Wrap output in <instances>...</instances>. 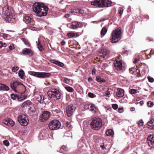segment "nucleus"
Wrapping results in <instances>:
<instances>
[{
	"mask_svg": "<svg viewBox=\"0 0 154 154\" xmlns=\"http://www.w3.org/2000/svg\"><path fill=\"white\" fill-rule=\"evenodd\" d=\"M12 10L8 6H5L2 8V13L4 15V18L5 20L9 22H13L14 18H13Z\"/></svg>",
	"mask_w": 154,
	"mask_h": 154,
	"instance_id": "obj_1",
	"label": "nucleus"
},
{
	"mask_svg": "<svg viewBox=\"0 0 154 154\" xmlns=\"http://www.w3.org/2000/svg\"><path fill=\"white\" fill-rule=\"evenodd\" d=\"M44 4L40 2H35L34 3L32 6V9L33 12L35 13L36 15L38 17L44 16L46 14L45 12L44 13H40V11H41V8H44Z\"/></svg>",
	"mask_w": 154,
	"mask_h": 154,
	"instance_id": "obj_2",
	"label": "nucleus"
},
{
	"mask_svg": "<svg viewBox=\"0 0 154 154\" xmlns=\"http://www.w3.org/2000/svg\"><path fill=\"white\" fill-rule=\"evenodd\" d=\"M121 29V28H119L113 31L111 35V37L110 38L112 43H116L121 39L122 36Z\"/></svg>",
	"mask_w": 154,
	"mask_h": 154,
	"instance_id": "obj_3",
	"label": "nucleus"
},
{
	"mask_svg": "<svg viewBox=\"0 0 154 154\" xmlns=\"http://www.w3.org/2000/svg\"><path fill=\"white\" fill-rule=\"evenodd\" d=\"M48 96L53 100H58L61 98V93L58 90L56 89H50L48 92Z\"/></svg>",
	"mask_w": 154,
	"mask_h": 154,
	"instance_id": "obj_4",
	"label": "nucleus"
},
{
	"mask_svg": "<svg viewBox=\"0 0 154 154\" xmlns=\"http://www.w3.org/2000/svg\"><path fill=\"white\" fill-rule=\"evenodd\" d=\"M102 120L100 118L94 119L91 123V128L95 130H99L102 127Z\"/></svg>",
	"mask_w": 154,
	"mask_h": 154,
	"instance_id": "obj_5",
	"label": "nucleus"
},
{
	"mask_svg": "<svg viewBox=\"0 0 154 154\" xmlns=\"http://www.w3.org/2000/svg\"><path fill=\"white\" fill-rule=\"evenodd\" d=\"M20 86L21 88L23 89H26L25 87L23 84L21 82L15 81L14 82H11L10 83V86L13 90V91H14L16 92H18L21 94L24 93L23 91H18L17 89V87L18 86Z\"/></svg>",
	"mask_w": 154,
	"mask_h": 154,
	"instance_id": "obj_6",
	"label": "nucleus"
},
{
	"mask_svg": "<svg viewBox=\"0 0 154 154\" xmlns=\"http://www.w3.org/2000/svg\"><path fill=\"white\" fill-rule=\"evenodd\" d=\"M48 127L52 130H57L59 129L61 126V123L58 120H52L49 123Z\"/></svg>",
	"mask_w": 154,
	"mask_h": 154,
	"instance_id": "obj_7",
	"label": "nucleus"
},
{
	"mask_svg": "<svg viewBox=\"0 0 154 154\" xmlns=\"http://www.w3.org/2000/svg\"><path fill=\"white\" fill-rule=\"evenodd\" d=\"M51 116V113L48 111L44 110L39 116V120L40 122H44L48 120Z\"/></svg>",
	"mask_w": 154,
	"mask_h": 154,
	"instance_id": "obj_8",
	"label": "nucleus"
},
{
	"mask_svg": "<svg viewBox=\"0 0 154 154\" xmlns=\"http://www.w3.org/2000/svg\"><path fill=\"white\" fill-rule=\"evenodd\" d=\"M17 120L20 124L22 126H26L28 123V119L25 115H20L17 117Z\"/></svg>",
	"mask_w": 154,
	"mask_h": 154,
	"instance_id": "obj_9",
	"label": "nucleus"
},
{
	"mask_svg": "<svg viewBox=\"0 0 154 154\" xmlns=\"http://www.w3.org/2000/svg\"><path fill=\"white\" fill-rule=\"evenodd\" d=\"M76 107L73 105H68L66 108V113L68 117H70L73 115Z\"/></svg>",
	"mask_w": 154,
	"mask_h": 154,
	"instance_id": "obj_10",
	"label": "nucleus"
},
{
	"mask_svg": "<svg viewBox=\"0 0 154 154\" xmlns=\"http://www.w3.org/2000/svg\"><path fill=\"white\" fill-rule=\"evenodd\" d=\"M106 0H94L91 2V5L99 8H103L105 6Z\"/></svg>",
	"mask_w": 154,
	"mask_h": 154,
	"instance_id": "obj_11",
	"label": "nucleus"
},
{
	"mask_svg": "<svg viewBox=\"0 0 154 154\" xmlns=\"http://www.w3.org/2000/svg\"><path fill=\"white\" fill-rule=\"evenodd\" d=\"M114 67L118 70H122V61L119 59H116L114 62Z\"/></svg>",
	"mask_w": 154,
	"mask_h": 154,
	"instance_id": "obj_12",
	"label": "nucleus"
},
{
	"mask_svg": "<svg viewBox=\"0 0 154 154\" xmlns=\"http://www.w3.org/2000/svg\"><path fill=\"white\" fill-rule=\"evenodd\" d=\"M83 26V24L82 22L76 21H72L71 23L70 27L73 29L78 28H81Z\"/></svg>",
	"mask_w": 154,
	"mask_h": 154,
	"instance_id": "obj_13",
	"label": "nucleus"
},
{
	"mask_svg": "<svg viewBox=\"0 0 154 154\" xmlns=\"http://www.w3.org/2000/svg\"><path fill=\"white\" fill-rule=\"evenodd\" d=\"M147 141L149 145L151 148L154 147V135H150L147 137Z\"/></svg>",
	"mask_w": 154,
	"mask_h": 154,
	"instance_id": "obj_14",
	"label": "nucleus"
},
{
	"mask_svg": "<svg viewBox=\"0 0 154 154\" xmlns=\"http://www.w3.org/2000/svg\"><path fill=\"white\" fill-rule=\"evenodd\" d=\"M109 53V51L106 49H104L98 52V55L103 58H105Z\"/></svg>",
	"mask_w": 154,
	"mask_h": 154,
	"instance_id": "obj_15",
	"label": "nucleus"
},
{
	"mask_svg": "<svg viewBox=\"0 0 154 154\" xmlns=\"http://www.w3.org/2000/svg\"><path fill=\"white\" fill-rule=\"evenodd\" d=\"M3 122L5 125L10 127H12L14 125V122L10 119H5L3 120Z\"/></svg>",
	"mask_w": 154,
	"mask_h": 154,
	"instance_id": "obj_16",
	"label": "nucleus"
},
{
	"mask_svg": "<svg viewBox=\"0 0 154 154\" xmlns=\"http://www.w3.org/2000/svg\"><path fill=\"white\" fill-rule=\"evenodd\" d=\"M11 98L13 100H15L17 99L19 101L23 100L25 99L26 97H25L23 98L21 97V95L20 94V95H18L17 94H11Z\"/></svg>",
	"mask_w": 154,
	"mask_h": 154,
	"instance_id": "obj_17",
	"label": "nucleus"
},
{
	"mask_svg": "<svg viewBox=\"0 0 154 154\" xmlns=\"http://www.w3.org/2000/svg\"><path fill=\"white\" fill-rule=\"evenodd\" d=\"M22 53L24 55H28L29 56H31L33 55V52L30 49L25 48L23 49Z\"/></svg>",
	"mask_w": 154,
	"mask_h": 154,
	"instance_id": "obj_18",
	"label": "nucleus"
},
{
	"mask_svg": "<svg viewBox=\"0 0 154 154\" xmlns=\"http://www.w3.org/2000/svg\"><path fill=\"white\" fill-rule=\"evenodd\" d=\"M124 90L120 88H118L116 92V96L119 98L123 97L124 95Z\"/></svg>",
	"mask_w": 154,
	"mask_h": 154,
	"instance_id": "obj_19",
	"label": "nucleus"
},
{
	"mask_svg": "<svg viewBox=\"0 0 154 154\" xmlns=\"http://www.w3.org/2000/svg\"><path fill=\"white\" fill-rule=\"evenodd\" d=\"M51 74L49 72H39V78H45L49 77Z\"/></svg>",
	"mask_w": 154,
	"mask_h": 154,
	"instance_id": "obj_20",
	"label": "nucleus"
},
{
	"mask_svg": "<svg viewBox=\"0 0 154 154\" xmlns=\"http://www.w3.org/2000/svg\"><path fill=\"white\" fill-rule=\"evenodd\" d=\"M33 105V103L30 101L28 100L25 101L21 105L22 107L24 108L26 107H30V106Z\"/></svg>",
	"mask_w": 154,
	"mask_h": 154,
	"instance_id": "obj_21",
	"label": "nucleus"
},
{
	"mask_svg": "<svg viewBox=\"0 0 154 154\" xmlns=\"http://www.w3.org/2000/svg\"><path fill=\"white\" fill-rule=\"evenodd\" d=\"M146 127L150 129H153L154 126V118L151 119V120L148 122L147 124Z\"/></svg>",
	"mask_w": 154,
	"mask_h": 154,
	"instance_id": "obj_22",
	"label": "nucleus"
},
{
	"mask_svg": "<svg viewBox=\"0 0 154 154\" xmlns=\"http://www.w3.org/2000/svg\"><path fill=\"white\" fill-rule=\"evenodd\" d=\"M50 62L61 67H63L64 66V64L63 63L55 60H51Z\"/></svg>",
	"mask_w": 154,
	"mask_h": 154,
	"instance_id": "obj_23",
	"label": "nucleus"
},
{
	"mask_svg": "<svg viewBox=\"0 0 154 154\" xmlns=\"http://www.w3.org/2000/svg\"><path fill=\"white\" fill-rule=\"evenodd\" d=\"M66 36L69 38H71L73 37H78L79 36V35L78 33L72 32L68 33Z\"/></svg>",
	"mask_w": 154,
	"mask_h": 154,
	"instance_id": "obj_24",
	"label": "nucleus"
},
{
	"mask_svg": "<svg viewBox=\"0 0 154 154\" xmlns=\"http://www.w3.org/2000/svg\"><path fill=\"white\" fill-rule=\"evenodd\" d=\"M9 89V88L6 85L0 83V91H8Z\"/></svg>",
	"mask_w": 154,
	"mask_h": 154,
	"instance_id": "obj_25",
	"label": "nucleus"
},
{
	"mask_svg": "<svg viewBox=\"0 0 154 154\" xmlns=\"http://www.w3.org/2000/svg\"><path fill=\"white\" fill-rule=\"evenodd\" d=\"M39 72L30 71L29 72V73L31 75L39 78Z\"/></svg>",
	"mask_w": 154,
	"mask_h": 154,
	"instance_id": "obj_26",
	"label": "nucleus"
},
{
	"mask_svg": "<svg viewBox=\"0 0 154 154\" xmlns=\"http://www.w3.org/2000/svg\"><path fill=\"white\" fill-rule=\"evenodd\" d=\"M107 31V29L106 26H104L101 30L100 34L102 37H103L106 33Z\"/></svg>",
	"mask_w": 154,
	"mask_h": 154,
	"instance_id": "obj_27",
	"label": "nucleus"
},
{
	"mask_svg": "<svg viewBox=\"0 0 154 154\" xmlns=\"http://www.w3.org/2000/svg\"><path fill=\"white\" fill-rule=\"evenodd\" d=\"M51 111L54 115L58 114L61 112L60 110L59 109H56L55 108H52V109H51Z\"/></svg>",
	"mask_w": 154,
	"mask_h": 154,
	"instance_id": "obj_28",
	"label": "nucleus"
},
{
	"mask_svg": "<svg viewBox=\"0 0 154 154\" xmlns=\"http://www.w3.org/2000/svg\"><path fill=\"white\" fill-rule=\"evenodd\" d=\"M96 80L97 82L100 83H104L106 82L105 80L102 78L100 76H97Z\"/></svg>",
	"mask_w": 154,
	"mask_h": 154,
	"instance_id": "obj_29",
	"label": "nucleus"
},
{
	"mask_svg": "<svg viewBox=\"0 0 154 154\" xmlns=\"http://www.w3.org/2000/svg\"><path fill=\"white\" fill-rule=\"evenodd\" d=\"M106 134L108 136H112L114 134V131L112 130L109 129L106 131Z\"/></svg>",
	"mask_w": 154,
	"mask_h": 154,
	"instance_id": "obj_30",
	"label": "nucleus"
},
{
	"mask_svg": "<svg viewBox=\"0 0 154 154\" xmlns=\"http://www.w3.org/2000/svg\"><path fill=\"white\" fill-rule=\"evenodd\" d=\"M41 9V11H40V13H41L42 12V13H44L45 12V13L46 14L45 16H46L47 14L48 11V7L44 5V8H42Z\"/></svg>",
	"mask_w": 154,
	"mask_h": 154,
	"instance_id": "obj_31",
	"label": "nucleus"
},
{
	"mask_svg": "<svg viewBox=\"0 0 154 154\" xmlns=\"http://www.w3.org/2000/svg\"><path fill=\"white\" fill-rule=\"evenodd\" d=\"M18 75L19 77L22 79L23 78L24 75V72L23 70H20L18 72Z\"/></svg>",
	"mask_w": 154,
	"mask_h": 154,
	"instance_id": "obj_32",
	"label": "nucleus"
},
{
	"mask_svg": "<svg viewBox=\"0 0 154 154\" xmlns=\"http://www.w3.org/2000/svg\"><path fill=\"white\" fill-rule=\"evenodd\" d=\"M105 7H108L112 6V2L109 0H106Z\"/></svg>",
	"mask_w": 154,
	"mask_h": 154,
	"instance_id": "obj_33",
	"label": "nucleus"
},
{
	"mask_svg": "<svg viewBox=\"0 0 154 154\" xmlns=\"http://www.w3.org/2000/svg\"><path fill=\"white\" fill-rule=\"evenodd\" d=\"M96 107L94 104H91L90 106L89 110L93 112H96Z\"/></svg>",
	"mask_w": 154,
	"mask_h": 154,
	"instance_id": "obj_34",
	"label": "nucleus"
},
{
	"mask_svg": "<svg viewBox=\"0 0 154 154\" xmlns=\"http://www.w3.org/2000/svg\"><path fill=\"white\" fill-rule=\"evenodd\" d=\"M33 105H32V106H30L29 109V110L30 111V113H35L36 111V109Z\"/></svg>",
	"mask_w": 154,
	"mask_h": 154,
	"instance_id": "obj_35",
	"label": "nucleus"
},
{
	"mask_svg": "<svg viewBox=\"0 0 154 154\" xmlns=\"http://www.w3.org/2000/svg\"><path fill=\"white\" fill-rule=\"evenodd\" d=\"M25 22L26 23H29L32 22V19L29 16H26L24 17Z\"/></svg>",
	"mask_w": 154,
	"mask_h": 154,
	"instance_id": "obj_36",
	"label": "nucleus"
},
{
	"mask_svg": "<svg viewBox=\"0 0 154 154\" xmlns=\"http://www.w3.org/2000/svg\"><path fill=\"white\" fill-rule=\"evenodd\" d=\"M65 88L67 91L70 92H72L74 91V89L72 87L69 86L65 87Z\"/></svg>",
	"mask_w": 154,
	"mask_h": 154,
	"instance_id": "obj_37",
	"label": "nucleus"
},
{
	"mask_svg": "<svg viewBox=\"0 0 154 154\" xmlns=\"http://www.w3.org/2000/svg\"><path fill=\"white\" fill-rule=\"evenodd\" d=\"M37 45L38 48L40 51H42L44 50V48L42 45L41 44L40 41H39Z\"/></svg>",
	"mask_w": 154,
	"mask_h": 154,
	"instance_id": "obj_38",
	"label": "nucleus"
},
{
	"mask_svg": "<svg viewBox=\"0 0 154 154\" xmlns=\"http://www.w3.org/2000/svg\"><path fill=\"white\" fill-rule=\"evenodd\" d=\"M154 50H152L151 51L149 54H146V53H145V55H146V59H149L151 57V55H152L154 54Z\"/></svg>",
	"mask_w": 154,
	"mask_h": 154,
	"instance_id": "obj_39",
	"label": "nucleus"
},
{
	"mask_svg": "<svg viewBox=\"0 0 154 154\" xmlns=\"http://www.w3.org/2000/svg\"><path fill=\"white\" fill-rule=\"evenodd\" d=\"M91 103L89 102H87L84 104V107L85 109H89L90 106L91 105Z\"/></svg>",
	"mask_w": 154,
	"mask_h": 154,
	"instance_id": "obj_40",
	"label": "nucleus"
},
{
	"mask_svg": "<svg viewBox=\"0 0 154 154\" xmlns=\"http://www.w3.org/2000/svg\"><path fill=\"white\" fill-rule=\"evenodd\" d=\"M22 40L24 42L25 44L26 45V46L29 47L30 46V45L28 41L25 38H24L22 39Z\"/></svg>",
	"mask_w": 154,
	"mask_h": 154,
	"instance_id": "obj_41",
	"label": "nucleus"
},
{
	"mask_svg": "<svg viewBox=\"0 0 154 154\" xmlns=\"http://www.w3.org/2000/svg\"><path fill=\"white\" fill-rule=\"evenodd\" d=\"M63 82L67 84H69L70 82V79L66 78L63 79Z\"/></svg>",
	"mask_w": 154,
	"mask_h": 154,
	"instance_id": "obj_42",
	"label": "nucleus"
},
{
	"mask_svg": "<svg viewBox=\"0 0 154 154\" xmlns=\"http://www.w3.org/2000/svg\"><path fill=\"white\" fill-rule=\"evenodd\" d=\"M123 9L122 8L120 7L118 11L119 15V16H121L123 14Z\"/></svg>",
	"mask_w": 154,
	"mask_h": 154,
	"instance_id": "obj_43",
	"label": "nucleus"
},
{
	"mask_svg": "<svg viewBox=\"0 0 154 154\" xmlns=\"http://www.w3.org/2000/svg\"><path fill=\"white\" fill-rule=\"evenodd\" d=\"M88 96L91 98H93L94 97H96V95L93 94V93L91 92H89L88 93Z\"/></svg>",
	"mask_w": 154,
	"mask_h": 154,
	"instance_id": "obj_44",
	"label": "nucleus"
},
{
	"mask_svg": "<svg viewBox=\"0 0 154 154\" xmlns=\"http://www.w3.org/2000/svg\"><path fill=\"white\" fill-rule=\"evenodd\" d=\"M129 92L131 94H135L137 93V90L135 89H131L129 90Z\"/></svg>",
	"mask_w": 154,
	"mask_h": 154,
	"instance_id": "obj_45",
	"label": "nucleus"
},
{
	"mask_svg": "<svg viewBox=\"0 0 154 154\" xmlns=\"http://www.w3.org/2000/svg\"><path fill=\"white\" fill-rule=\"evenodd\" d=\"M143 123V120L142 119H140L137 122V124L140 126H142Z\"/></svg>",
	"mask_w": 154,
	"mask_h": 154,
	"instance_id": "obj_46",
	"label": "nucleus"
},
{
	"mask_svg": "<svg viewBox=\"0 0 154 154\" xmlns=\"http://www.w3.org/2000/svg\"><path fill=\"white\" fill-rule=\"evenodd\" d=\"M153 105V103L152 102L149 101H148L147 103V106L149 107H152Z\"/></svg>",
	"mask_w": 154,
	"mask_h": 154,
	"instance_id": "obj_47",
	"label": "nucleus"
},
{
	"mask_svg": "<svg viewBox=\"0 0 154 154\" xmlns=\"http://www.w3.org/2000/svg\"><path fill=\"white\" fill-rule=\"evenodd\" d=\"M136 70V69L135 68H130L129 69L130 72L131 74H133L134 72H135Z\"/></svg>",
	"mask_w": 154,
	"mask_h": 154,
	"instance_id": "obj_48",
	"label": "nucleus"
},
{
	"mask_svg": "<svg viewBox=\"0 0 154 154\" xmlns=\"http://www.w3.org/2000/svg\"><path fill=\"white\" fill-rule=\"evenodd\" d=\"M19 69V67L18 66H14L12 68V71L14 72L17 71Z\"/></svg>",
	"mask_w": 154,
	"mask_h": 154,
	"instance_id": "obj_49",
	"label": "nucleus"
},
{
	"mask_svg": "<svg viewBox=\"0 0 154 154\" xmlns=\"http://www.w3.org/2000/svg\"><path fill=\"white\" fill-rule=\"evenodd\" d=\"M4 145L6 146H8L9 145V141L7 140H5L3 141Z\"/></svg>",
	"mask_w": 154,
	"mask_h": 154,
	"instance_id": "obj_50",
	"label": "nucleus"
},
{
	"mask_svg": "<svg viewBox=\"0 0 154 154\" xmlns=\"http://www.w3.org/2000/svg\"><path fill=\"white\" fill-rule=\"evenodd\" d=\"M65 126L69 128H70L71 126V124L70 122H66V123L65 124Z\"/></svg>",
	"mask_w": 154,
	"mask_h": 154,
	"instance_id": "obj_51",
	"label": "nucleus"
},
{
	"mask_svg": "<svg viewBox=\"0 0 154 154\" xmlns=\"http://www.w3.org/2000/svg\"><path fill=\"white\" fill-rule=\"evenodd\" d=\"M110 94V91L108 90H107L105 92V94L104 95L105 96L107 97H109V95Z\"/></svg>",
	"mask_w": 154,
	"mask_h": 154,
	"instance_id": "obj_52",
	"label": "nucleus"
},
{
	"mask_svg": "<svg viewBox=\"0 0 154 154\" xmlns=\"http://www.w3.org/2000/svg\"><path fill=\"white\" fill-rule=\"evenodd\" d=\"M73 42L74 41H71L70 40H69V46H74V45H75V43H73Z\"/></svg>",
	"mask_w": 154,
	"mask_h": 154,
	"instance_id": "obj_53",
	"label": "nucleus"
},
{
	"mask_svg": "<svg viewBox=\"0 0 154 154\" xmlns=\"http://www.w3.org/2000/svg\"><path fill=\"white\" fill-rule=\"evenodd\" d=\"M118 107V106L117 104H113L112 105V107L114 109H116Z\"/></svg>",
	"mask_w": 154,
	"mask_h": 154,
	"instance_id": "obj_54",
	"label": "nucleus"
},
{
	"mask_svg": "<svg viewBox=\"0 0 154 154\" xmlns=\"http://www.w3.org/2000/svg\"><path fill=\"white\" fill-rule=\"evenodd\" d=\"M148 79L149 81L150 82H152L154 81V79H153V78H152L151 77H148Z\"/></svg>",
	"mask_w": 154,
	"mask_h": 154,
	"instance_id": "obj_55",
	"label": "nucleus"
},
{
	"mask_svg": "<svg viewBox=\"0 0 154 154\" xmlns=\"http://www.w3.org/2000/svg\"><path fill=\"white\" fill-rule=\"evenodd\" d=\"M28 28L29 29L33 31H35L36 30V28L35 27L32 26H29Z\"/></svg>",
	"mask_w": 154,
	"mask_h": 154,
	"instance_id": "obj_56",
	"label": "nucleus"
},
{
	"mask_svg": "<svg viewBox=\"0 0 154 154\" xmlns=\"http://www.w3.org/2000/svg\"><path fill=\"white\" fill-rule=\"evenodd\" d=\"M84 13V10L82 9L79 8V14H83Z\"/></svg>",
	"mask_w": 154,
	"mask_h": 154,
	"instance_id": "obj_57",
	"label": "nucleus"
},
{
	"mask_svg": "<svg viewBox=\"0 0 154 154\" xmlns=\"http://www.w3.org/2000/svg\"><path fill=\"white\" fill-rule=\"evenodd\" d=\"M1 36L3 37L4 38H7L8 36V35L7 34L4 33L1 34Z\"/></svg>",
	"mask_w": 154,
	"mask_h": 154,
	"instance_id": "obj_58",
	"label": "nucleus"
},
{
	"mask_svg": "<svg viewBox=\"0 0 154 154\" xmlns=\"http://www.w3.org/2000/svg\"><path fill=\"white\" fill-rule=\"evenodd\" d=\"M14 47V45L12 43L11 44H10V45L9 46V48L10 49V50H12L13 48H15Z\"/></svg>",
	"mask_w": 154,
	"mask_h": 154,
	"instance_id": "obj_59",
	"label": "nucleus"
},
{
	"mask_svg": "<svg viewBox=\"0 0 154 154\" xmlns=\"http://www.w3.org/2000/svg\"><path fill=\"white\" fill-rule=\"evenodd\" d=\"M79 8L74 9L73 10V12H75V13L79 14Z\"/></svg>",
	"mask_w": 154,
	"mask_h": 154,
	"instance_id": "obj_60",
	"label": "nucleus"
},
{
	"mask_svg": "<svg viewBox=\"0 0 154 154\" xmlns=\"http://www.w3.org/2000/svg\"><path fill=\"white\" fill-rule=\"evenodd\" d=\"M100 147L103 149H106L105 147V146L104 145V143H103L100 146Z\"/></svg>",
	"mask_w": 154,
	"mask_h": 154,
	"instance_id": "obj_61",
	"label": "nucleus"
},
{
	"mask_svg": "<svg viewBox=\"0 0 154 154\" xmlns=\"http://www.w3.org/2000/svg\"><path fill=\"white\" fill-rule=\"evenodd\" d=\"M61 44L62 45H64L66 43V42L65 41L63 40L61 42Z\"/></svg>",
	"mask_w": 154,
	"mask_h": 154,
	"instance_id": "obj_62",
	"label": "nucleus"
},
{
	"mask_svg": "<svg viewBox=\"0 0 154 154\" xmlns=\"http://www.w3.org/2000/svg\"><path fill=\"white\" fill-rule=\"evenodd\" d=\"M96 69H95V68H94L93 70H92V74L93 75L94 74L95 75V73H96Z\"/></svg>",
	"mask_w": 154,
	"mask_h": 154,
	"instance_id": "obj_63",
	"label": "nucleus"
},
{
	"mask_svg": "<svg viewBox=\"0 0 154 154\" xmlns=\"http://www.w3.org/2000/svg\"><path fill=\"white\" fill-rule=\"evenodd\" d=\"M88 82H91L92 81L93 79H92V78L91 77H89L88 79Z\"/></svg>",
	"mask_w": 154,
	"mask_h": 154,
	"instance_id": "obj_64",
	"label": "nucleus"
}]
</instances>
